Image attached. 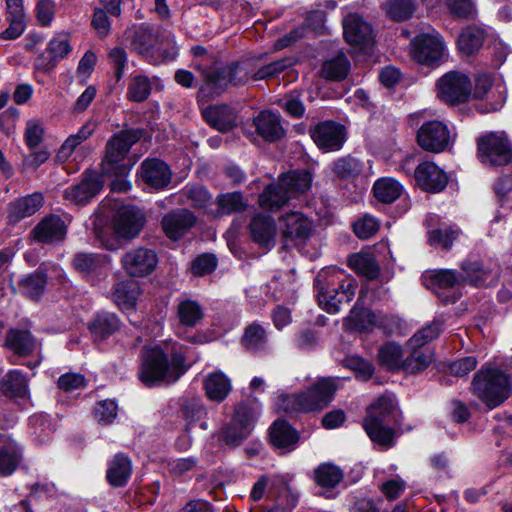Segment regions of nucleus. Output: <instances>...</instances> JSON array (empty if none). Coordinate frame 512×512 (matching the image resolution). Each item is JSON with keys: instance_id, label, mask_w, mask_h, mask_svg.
<instances>
[{"instance_id": "obj_1", "label": "nucleus", "mask_w": 512, "mask_h": 512, "mask_svg": "<svg viewBox=\"0 0 512 512\" xmlns=\"http://www.w3.org/2000/svg\"><path fill=\"white\" fill-rule=\"evenodd\" d=\"M184 372L185 357L178 343L169 340L143 348L138 378L145 386L174 383Z\"/></svg>"}, {"instance_id": "obj_2", "label": "nucleus", "mask_w": 512, "mask_h": 512, "mask_svg": "<svg viewBox=\"0 0 512 512\" xmlns=\"http://www.w3.org/2000/svg\"><path fill=\"white\" fill-rule=\"evenodd\" d=\"M319 305L328 313H337L342 303L350 302L356 292V280L341 269H322L316 279Z\"/></svg>"}, {"instance_id": "obj_3", "label": "nucleus", "mask_w": 512, "mask_h": 512, "mask_svg": "<svg viewBox=\"0 0 512 512\" xmlns=\"http://www.w3.org/2000/svg\"><path fill=\"white\" fill-rule=\"evenodd\" d=\"M205 79L199 94L201 98L218 96L227 90L229 85H244L252 75L253 67L250 61L244 60L225 66H212L207 68L205 64L196 65Z\"/></svg>"}, {"instance_id": "obj_4", "label": "nucleus", "mask_w": 512, "mask_h": 512, "mask_svg": "<svg viewBox=\"0 0 512 512\" xmlns=\"http://www.w3.org/2000/svg\"><path fill=\"white\" fill-rule=\"evenodd\" d=\"M312 175L308 170H297L283 174L276 184L265 188L259 196V204L264 209L277 210L289 200L299 198L309 191Z\"/></svg>"}, {"instance_id": "obj_5", "label": "nucleus", "mask_w": 512, "mask_h": 512, "mask_svg": "<svg viewBox=\"0 0 512 512\" xmlns=\"http://www.w3.org/2000/svg\"><path fill=\"white\" fill-rule=\"evenodd\" d=\"M395 412L396 401L392 396H381L369 406L363 428L374 443L385 448L394 444L395 432L389 423Z\"/></svg>"}, {"instance_id": "obj_6", "label": "nucleus", "mask_w": 512, "mask_h": 512, "mask_svg": "<svg viewBox=\"0 0 512 512\" xmlns=\"http://www.w3.org/2000/svg\"><path fill=\"white\" fill-rule=\"evenodd\" d=\"M131 47L146 57L156 54L162 61H172L178 55V47L171 31L163 28L154 30L148 25H141L134 31Z\"/></svg>"}, {"instance_id": "obj_7", "label": "nucleus", "mask_w": 512, "mask_h": 512, "mask_svg": "<svg viewBox=\"0 0 512 512\" xmlns=\"http://www.w3.org/2000/svg\"><path fill=\"white\" fill-rule=\"evenodd\" d=\"M474 393L493 409L501 405L512 393L511 378L496 368H482L472 382Z\"/></svg>"}, {"instance_id": "obj_8", "label": "nucleus", "mask_w": 512, "mask_h": 512, "mask_svg": "<svg viewBox=\"0 0 512 512\" xmlns=\"http://www.w3.org/2000/svg\"><path fill=\"white\" fill-rule=\"evenodd\" d=\"M141 137L139 130H124L115 134L106 145V154L102 162V171L107 175H126L130 166L122 163L131 146Z\"/></svg>"}, {"instance_id": "obj_9", "label": "nucleus", "mask_w": 512, "mask_h": 512, "mask_svg": "<svg viewBox=\"0 0 512 512\" xmlns=\"http://www.w3.org/2000/svg\"><path fill=\"white\" fill-rule=\"evenodd\" d=\"M409 55L419 64L438 66L447 59L448 50L438 33H421L411 40Z\"/></svg>"}, {"instance_id": "obj_10", "label": "nucleus", "mask_w": 512, "mask_h": 512, "mask_svg": "<svg viewBox=\"0 0 512 512\" xmlns=\"http://www.w3.org/2000/svg\"><path fill=\"white\" fill-rule=\"evenodd\" d=\"M436 90L442 102L452 106L459 105L472 96V81L467 74L452 70L437 80Z\"/></svg>"}, {"instance_id": "obj_11", "label": "nucleus", "mask_w": 512, "mask_h": 512, "mask_svg": "<svg viewBox=\"0 0 512 512\" xmlns=\"http://www.w3.org/2000/svg\"><path fill=\"white\" fill-rule=\"evenodd\" d=\"M478 157L483 164L503 166L512 163V146L504 132H491L478 140Z\"/></svg>"}, {"instance_id": "obj_12", "label": "nucleus", "mask_w": 512, "mask_h": 512, "mask_svg": "<svg viewBox=\"0 0 512 512\" xmlns=\"http://www.w3.org/2000/svg\"><path fill=\"white\" fill-rule=\"evenodd\" d=\"M256 412L246 404L237 406L231 422L220 432V438L229 446L240 445L251 433Z\"/></svg>"}, {"instance_id": "obj_13", "label": "nucleus", "mask_w": 512, "mask_h": 512, "mask_svg": "<svg viewBox=\"0 0 512 512\" xmlns=\"http://www.w3.org/2000/svg\"><path fill=\"white\" fill-rule=\"evenodd\" d=\"M417 141L424 150L440 153L452 144L453 138L446 124L433 120L421 125L417 133Z\"/></svg>"}, {"instance_id": "obj_14", "label": "nucleus", "mask_w": 512, "mask_h": 512, "mask_svg": "<svg viewBox=\"0 0 512 512\" xmlns=\"http://www.w3.org/2000/svg\"><path fill=\"white\" fill-rule=\"evenodd\" d=\"M309 134L316 146L324 151H338L346 141V129L334 121H323L310 127Z\"/></svg>"}, {"instance_id": "obj_15", "label": "nucleus", "mask_w": 512, "mask_h": 512, "mask_svg": "<svg viewBox=\"0 0 512 512\" xmlns=\"http://www.w3.org/2000/svg\"><path fill=\"white\" fill-rule=\"evenodd\" d=\"M145 223L143 212L134 206H122L114 214L112 224L115 234L121 239H132Z\"/></svg>"}, {"instance_id": "obj_16", "label": "nucleus", "mask_w": 512, "mask_h": 512, "mask_svg": "<svg viewBox=\"0 0 512 512\" xmlns=\"http://www.w3.org/2000/svg\"><path fill=\"white\" fill-rule=\"evenodd\" d=\"M282 235L295 244L305 243L313 232V223L303 213L293 211L279 218Z\"/></svg>"}, {"instance_id": "obj_17", "label": "nucleus", "mask_w": 512, "mask_h": 512, "mask_svg": "<svg viewBox=\"0 0 512 512\" xmlns=\"http://www.w3.org/2000/svg\"><path fill=\"white\" fill-rule=\"evenodd\" d=\"M122 267L132 277H144L154 271L158 259L156 253L147 248H137L127 252L122 260Z\"/></svg>"}, {"instance_id": "obj_18", "label": "nucleus", "mask_w": 512, "mask_h": 512, "mask_svg": "<svg viewBox=\"0 0 512 512\" xmlns=\"http://www.w3.org/2000/svg\"><path fill=\"white\" fill-rule=\"evenodd\" d=\"M465 283L475 286L493 284L498 278V267L495 263L482 260L466 259L461 264Z\"/></svg>"}, {"instance_id": "obj_19", "label": "nucleus", "mask_w": 512, "mask_h": 512, "mask_svg": "<svg viewBox=\"0 0 512 512\" xmlns=\"http://www.w3.org/2000/svg\"><path fill=\"white\" fill-rule=\"evenodd\" d=\"M414 177L423 190L432 193L442 191L448 183L445 171L431 161L420 163L415 169Z\"/></svg>"}, {"instance_id": "obj_20", "label": "nucleus", "mask_w": 512, "mask_h": 512, "mask_svg": "<svg viewBox=\"0 0 512 512\" xmlns=\"http://www.w3.org/2000/svg\"><path fill=\"white\" fill-rule=\"evenodd\" d=\"M139 175L146 185L155 190L166 188L172 179V172L168 165L156 158L144 160Z\"/></svg>"}, {"instance_id": "obj_21", "label": "nucleus", "mask_w": 512, "mask_h": 512, "mask_svg": "<svg viewBox=\"0 0 512 512\" xmlns=\"http://www.w3.org/2000/svg\"><path fill=\"white\" fill-rule=\"evenodd\" d=\"M196 218L186 209H178L166 214L161 221L165 235L171 240H178L195 224Z\"/></svg>"}, {"instance_id": "obj_22", "label": "nucleus", "mask_w": 512, "mask_h": 512, "mask_svg": "<svg viewBox=\"0 0 512 512\" xmlns=\"http://www.w3.org/2000/svg\"><path fill=\"white\" fill-rule=\"evenodd\" d=\"M32 233L34 239L40 243L57 244L64 241L67 227L59 216L51 215L41 220Z\"/></svg>"}, {"instance_id": "obj_23", "label": "nucleus", "mask_w": 512, "mask_h": 512, "mask_svg": "<svg viewBox=\"0 0 512 512\" xmlns=\"http://www.w3.org/2000/svg\"><path fill=\"white\" fill-rule=\"evenodd\" d=\"M205 121L220 132H228L237 126V111L227 104L211 105L202 110Z\"/></svg>"}, {"instance_id": "obj_24", "label": "nucleus", "mask_w": 512, "mask_h": 512, "mask_svg": "<svg viewBox=\"0 0 512 512\" xmlns=\"http://www.w3.org/2000/svg\"><path fill=\"white\" fill-rule=\"evenodd\" d=\"M72 47L70 45V37L67 33L56 34L48 43L47 52L49 59H46L43 55L38 57L36 61L37 69L43 71L52 70L58 61L64 59L71 52Z\"/></svg>"}, {"instance_id": "obj_25", "label": "nucleus", "mask_w": 512, "mask_h": 512, "mask_svg": "<svg viewBox=\"0 0 512 512\" xmlns=\"http://www.w3.org/2000/svg\"><path fill=\"white\" fill-rule=\"evenodd\" d=\"M269 436L273 446L282 453L296 449L299 433L287 421L278 419L269 429Z\"/></svg>"}, {"instance_id": "obj_26", "label": "nucleus", "mask_w": 512, "mask_h": 512, "mask_svg": "<svg viewBox=\"0 0 512 512\" xmlns=\"http://www.w3.org/2000/svg\"><path fill=\"white\" fill-rule=\"evenodd\" d=\"M344 37L352 45L368 46L372 41V28L357 14H349L343 20Z\"/></svg>"}, {"instance_id": "obj_27", "label": "nucleus", "mask_w": 512, "mask_h": 512, "mask_svg": "<svg viewBox=\"0 0 512 512\" xmlns=\"http://www.w3.org/2000/svg\"><path fill=\"white\" fill-rule=\"evenodd\" d=\"M43 202V195L39 192L13 200L8 206L9 221L18 222L32 216L43 206Z\"/></svg>"}, {"instance_id": "obj_28", "label": "nucleus", "mask_w": 512, "mask_h": 512, "mask_svg": "<svg viewBox=\"0 0 512 512\" xmlns=\"http://www.w3.org/2000/svg\"><path fill=\"white\" fill-rule=\"evenodd\" d=\"M426 285L440 295V290L458 289L465 284L463 272L452 269L430 271L426 277Z\"/></svg>"}, {"instance_id": "obj_29", "label": "nucleus", "mask_w": 512, "mask_h": 512, "mask_svg": "<svg viewBox=\"0 0 512 512\" xmlns=\"http://www.w3.org/2000/svg\"><path fill=\"white\" fill-rule=\"evenodd\" d=\"M363 298V291L360 292L357 303L350 311L349 316L345 319L344 325L347 329L358 331H370L376 328L378 314H375L368 308L362 307L360 302Z\"/></svg>"}, {"instance_id": "obj_30", "label": "nucleus", "mask_w": 512, "mask_h": 512, "mask_svg": "<svg viewBox=\"0 0 512 512\" xmlns=\"http://www.w3.org/2000/svg\"><path fill=\"white\" fill-rule=\"evenodd\" d=\"M254 125L257 133L266 141H277L285 134V130L280 121V116L270 111L260 112L254 118Z\"/></svg>"}, {"instance_id": "obj_31", "label": "nucleus", "mask_w": 512, "mask_h": 512, "mask_svg": "<svg viewBox=\"0 0 512 512\" xmlns=\"http://www.w3.org/2000/svg\"><path fill=\"white\" fill-rule=\"evenodd\" d=\"M132 474V462L123 453L116 454L108 463L106 479L113 487L125 486Z\"/></svg>"}, {"instance_id": "obj_32", "label": "nucleus", "mask_w": 512, "mask_h": 512, "mask_svg": "<svg viewBox=\"0 0 512 512\" xmlns=\"http://www.w3.org/2000/svg\"><path fill=\"white\" fill-rule=\"evenodd\" d=\"M276 229L273 218L268 215H256L249 225L253 241L262 246L274 245Z\"/></svg>"}, {"instance_id": "obj_33", "label": "nucleus", "mask_w": 512, "mask_h": 512, "mask_svg": "<svg viewBox=\"0 0 512 512\" xmlns=\"http://www.w3.org/2000/svg\"><path fill=\"white\" fill-rule=\"evenodd\" d=\"M140 294L139 283L134 280H125L115 286L112 299L122 311H132L136 307Z\"/></svg>"}, {"instance_id": "obj_34", "label": "nucleus", "mask_w": 512, "mask_h": 512, "mask_svg": "<svg viewBox=\"0 0 512 512\" xmlns=\"http://www.w3.org/2000/svg\"><path fill=\"white\" fill-rule=\"evenodd\" d=\"M100 189L101 183L97 177H87L81 183L66 188L64 197L77 205H83L93 198Z\"/></svg>"}, {"instance_id": "obj_35", "label": "nucleus", "mask_w": 512, "mask_h": 512, "mask_svg": "<svg viewBox=\"0 0 512 512\" xmlns=\"http://www.w3.org/2000/svg\"><path fill=\"white\" fill-rule=\"evenodd\" d=\"M203 384L207 397L215 402H222L232 388L230 379L221 371L209 373Z\"/></svg>"}, {"instance_id": "obj_36", "label": "nucleus", "mask_w": 512, "mask_h": 512, "mask_svg": "<svg viewBox=\"0 0 512 512\" xmlns=\"http://www.w3.org/2000/svg\"><path fill=\"white\" fill-rule=\"evenodd\" d=\"M283 409L287 412H308L321 409L315 393L308 389L297 395H286L281 398Z\"/></svg>"}, {"instance_id": "obj_37", "label": "nucleus", "mask_w": 512, "mask_h": 512, "mask_svg": "<svg viewBox=\"0 0 512 512\" xmlns=\"http://www.w3.org/2000/svg\"><path fill=\"white\" fill-rule=\"evenodd\" d=\"M378 361L381 366L389 371H404L405 359L403 358V350L401 346L395 342H387L380 346L378 350Z\"/></svg>"}, {"instance_id": "obj_38", "label": "nucleus", "mask_w": 512, "mask_h": 512, "mask_svg": "<svg viewBox=\"0 0 512 512\" xmlns=\"http://www.w3.org/2000/svg\"><path fill=\"white\" fill-rule=\"evenodd\" d=\"M2 393L10 398H23L28 394V381L19 370L9 371L0 382Z\"/></svg>"}, {"instance_id": "obj_39", "label": "nucleus", "mask_w": 512, "mask_h": 512, "mask_svg": "<svg viewBox=\"0 0 512 512\" xmlns=\"http://www.w3.org/2000/svg\"><path fill=\"white\" fill-rule=\"evenodd\" d=\"M120 327L118 317L113 313L98 314L89 324V330L96 340H104Z\"/></svg>"}, {"instance_id": "obj_40", "label": "nucleus", "mask_w": 512, "mask_h": 512, "mask_svg": "<svg viewBox=\"0 0 512 512\" xmlns=\"http://www.w3.org/2000/svg\"><path fill=\"white\" fill-rule=\"evenodd\" d=\"M375 198L382 203H392L403 193V186L393 178L378 179L373 185Z\"/></svg>"}, {"instance_id": "obj_41", "label": "nucleus", "mask_w": 512, "mask_h": 512, "mask_svg": "<svg viewBox=\"0 0 512 512\" xmlns=\"http://www.w3.org/2000/svg\"><path fill=\"white\" fill-rule=\"evenodd\" d=\"M348 264L357 274L367 279H375L379 274V267L370 254H353L348 258Z\"/></svg>"}, {"instance_id": "obj_42", "label": "nucleus", "mask_w": 512, "mask_h": 512, "mask_svg": "<svg viewBox=\"0 0 512 512\" xmlns=\"http://www.w3.org/2000/svg\"><path fill=\"white\" fill-rule=\"evenodd\" d=\"M483 31L476 27H467L458 37V48L464 55L476 53L483 43Z\"/></svg>"}, {"instance_id": "obj_43", "label": "nucleus", "mask_w": 512, "mask_h": 512, "mask_svg": "<svg viewBox=\"0 0 512 512\" xmlns=\"http://www.w3.org/2000/svg\"><path fill=\"white\" fill-rule=\"evenodd\" d=\"M316 483L323 488H334L344 477L343 471L332 463H323L314 472Z\"/></svg>"}, {"instance_id": "obj_44", "label": "nucleus", "mask_w": 512, "mask_h": 512, "mask_svg": "<svg viewBox=\"0 0 512 512\" xmlns=\"http://www.w3.org/2000/svg\"><path fill=\"white\" fill-rule=\"evenodd\" d=\"M177 316L181 325L185 327H194L203 318V311L196 301L186 299L179 302Z\"/></svg>"}, {"instance_id": "obj_45", "label": "nucleus", "mask_w": 512, "mask_h": 512, "mask_svg": "<svg viewBox=\"0 0 512 512\" xmlns=\"http://www.w3.org/2000/svg\"><path fill=\"white\" fill-rule=\"evenodd\" d=\"M350 70V62L343 53L324 62L322 74L330 80H341L345 78Z\"/></svg>"}, {"instance_id": "obj_46", "label": "nucleus", "mask_w": 512, "mask_h": 512, "mask_svg": "<svg viewBox=\"0 0 512 512\" xmlns=\"http://www.w3.org/2000/svg\"><path fill=\"white\" fill-rule=\"evenodd\" d=\"M151 90L152 83L149 77L138 74L130 78L126 96L130 101L143 102L149 97Z\"/></svg>"}, {"instance_id": "obj_47", "label": "nucleus", "mask_w": 512, "mask_h": 512, "mask_svg": "<svg viewBox=\"0 0 512 512\" xmlns=\"http://www.w3.org/2000/svg\"><path fill=\"white\" fill-rule=\"evenodd\" d=\"M383 9L395 21H404L410 18L416 10V0H387Z\"/></svg>"}, {"instance_id": "obj_48", "label": "nucleus", "mask_w": 512, "mask_h": 512, "mask_svg": "<svg viewBox=\"0 0 512 512\" xmlns=\"http://www.w3.org/2000/svg\"><path fill=\"white\" fill-rule=\"evenodd\" d=\"M6 343L10 349L19 355H28L35 348V341L29 331H10Z\"/></svg>"}, {"instance_id": "obj_49", "label": "nucleus", "mask_w": 512, "mask_h": 512, "mask_svg": "<svg viewBox=\"0 0 512 512\" xmlns=\"http://www.w3.org/2000/svg\"><path fill=\"white\" fill-rule=\"evenodd\" d=\"M432 362V353L425 348H411L410 355L405 358L404 371L417 373L425 369Z\"/></svg>"}, {"instance_id": "obj_50", "label": "nucleus", "mask_w": 512, "mask_h": 512, "mask_svg": "<svg viewBox=\"0 0 512 512\" xmlns=\"http://www.w3.org/2000/svg\"><path fill=\"white\" fill-rule=\"evenodd\" d=\"M338 387L337 379L322 378L309 389L315 393L320 408H323L331 402Z\"/></svg>"}, {"instance_id": "obj_51", "label": "nucleus", "mask_w": 512, "mask_h": 512, "mask_svg": "<svg viewBox=\"0 0 512 512\" xmlns=\"http://www.w3.org/2000/svg\"><path fill=\"white\" fill-rule=\"evenodd\" d=\"M92 130L87 126H82L76 134L70 135L62 144L57 153V158L61 162H65L70 158L73 151L91 135Z\"/></svg>"}, {"instance_id": "obj_52", "label": "nucleus", "mask_w": 512, "mask_h": 512, "mask_svg": "<svg viewBox=\"0 0 512 512\" xmlns=\"http://www.w3.org/2000/svg\"><path fill=\"white\" fill-rule=\"evenodd\" d=\"M107 262L108 259L105 256L93 253H78L73 260V265L79 272L87 275L96 272Z\"/></svg>"}, {"instance_id": "obj_53", "label": "nucleus", "mask_w": 512, "mask_h": 512, "mask_svg": "<svg viewBox=\"0 0 512 512\" xmlns=\"http://www.w3.org/2000/svg\"><path fill=\"white\" fill-rule=\"evenodd\" d=\"M21 453L14 443L0 448V474L10 475L19 464Z\"/></svg>"}, {"instance_id": "obj_54", "label": "nucleus", "mask_w": 512, "mask_h": 512, "mask_svg": "<svg viewBox=\"0 0 512 512\" xmlns=\"http://www.w3.org/2000/svg\"><path fill=\"white\" fill-rule=\"evenodd\" d=\"M45 284L46 278L40 272H35L20 282L23 293L32 299H37L43 293Z\"/></svg>"}, {"instance_id": "obj_55", "label": "nucleus", "mask_w": 512, "mask_h": 512, "mask_svg": "<svg viewBox=\"0 0 512 512\" xmlns=\"http://www.w3.org/2000/svg\"><path fill=\"white\" fill-rule=\"evenodd\" d=\"M218 209L221 214H230L244 210L246 204L239 192L227 193L218 197Z\"/></svg>"}, {"instance_id": "obj_56", "label": "nucleus", "mask_w": 512, "mask_h": 512, "mask_svg": "<svg viewBox=\"0 0 512 512\" xmlns=\"http://www.w3.org/2000/svg\"><path fill=\"white\" fill-rule=\"evenodd\" d=\"M243 343L249 350L262 349L266 343V333L258 324H251L246 328Z\"/></svg>"}, {"instance_id": "obj_57", "label": "nucleus", "mask_w": 512, "mask_h": 512, "mask_svg": "<svg viewBox=\"0 0 512 512\" xmlns=\"http://www.w3.org/2000/svg\"><path fill=\"white\" fill-rule=\"evenodd\" d=\"M118 407L112 400H103L96 404L94 417L102 425L111 424L117 416Z\"/></svg>"}, {"instance_id": "obj_58", "label": "nucleus", "mask_w": 512, "mask_h": 512, "mask_svg": "<svg viewBox=\"0 0 512 512\" xmlns=\"http://www.w3.org/2000/svg\"><path fill=\"white\" fill-rule=\"evenodd\" d=\"M440 333V323L433 322L415 333L409 340L410 348H421L435 339Z\"/></svg>"}, {"instance_id": "obj_59", "label": "nucleus", "mask_w": 512, "mask_h": 512, "mask_svg": "<svg viewBox=\"0 0 512 512\" xmlns=\"http://www.w3.org/2000/svg\"><path fill=\"white\" fill-rule=\"evenodd\" d=\"M440 333V323L433 322L415 333L409 340L410 348H421L435 339Z\"/></svg>"}, {"instance_id": "obj_60", "label": "nucleus", "mask_w": 512, "mask_h": 512, "mask_svg": "<svg viewBox=\"0 0 512 512\" xmlns=\"http://www.w3.org/2000/svg\"><path fill=\"white\" fill-rule=\"evenodd\" d=\"M292 64L293 60L291 58H282L259 68L252 77L255 80L267 79L281 73Z\"/></svg>"}, {"instance_id": "obj_61", "label": "nucleus", "mask_w": 512, "mask_h": 512, "mask_svg": "<svg viewBox=\"0 0 512 512\" xmlns=\"http://www.w3.org/2000/svg\"><path fill=\"white\" fill-rule=\"evenodd\" d=\"M44 128L40 120H28L25 127L24 139L26 145L33 149L37 147L43 140Z\"/></svg>"}, {"instance_id": "obj_62", "label": "nucleus", "mask_w": 512, "mask_h": 512, "mask_svg": "<svg viewBox=\"0 0 512 512\" xmlns=\"http://www.w3.org/2000/svg\"><path fill=\"white\" fill-rule=\"evenodd\" d=\"M458 231L451 228L436 229L429 232V243L434 246H441L444 249H449L453 241L457 238Z\"/></svg>"}, {"instance_id": "obj_63", "label": "nucleus", "mask_w": 512, "mask_h": 512, "mask_svg": "<svg viewBox=\"0 0 512 512\" xmlns=\"http://www.w3.org/2000/svg\"><path fill=\"white\" fill-rule=\"evenodd\" d=\"M334 172L341 178L357 175L361 171L360 163L351 157L340 158L334 163Z\"/></svg>"}, {"instance_id": "obj_64", "label": "nucleus", "mask_w": 512, "mask_h": 512, "mask_svg": "<svg viewBox=\"0 0 512 512\" xmlns=\"http://www.w3.org/2000/svg\"><path fill=\"white\" fill-rule=\"evenodd\" d=\"M355 234L361 239L372 237L379 229L378 221L369 215L356 221L353 225Z\"/></svg>"}]
</instances>
